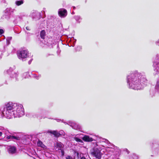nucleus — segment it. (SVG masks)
Here are the masks:
<instances>
[{
  "label": "nucleus",
  "instance_id": "nucleus-1",
  "mask_svg": "<svg viewBox=\"0 0 159 159\" xmlns=\"http://www.w3.org/2000/svg\"><path fill=\"white\" fill-rule=\"evenodd\" d=\"M131 77V82L133 84V87L135 89H137L140 85L145 84L147 81L146 79L140 76H138L133 75Z\"/></svg>",
  "mask_w": 159,
  "mask_h": 159
},
{
  "label": "nucleus",
  "instance_id": "nucleus-2",
  "mask_svg": "<svg viewBox=\"0 0 159 159\" xmlns=\"http://www.w3.org/2000/svg\"><path fill=\"white\" fill-rule=\"evenodd\" d=\"M91 154L98 159H101L102 155L100 150L97 148H93L91 152Z\"/></svg>",
  "mask_w": 159,
  "mask_h": 159
},
{
  "label": "nucleus",
  "instance_id": "nucleus-3",
  "mask_svg": "<svg viewBox=\"0 0 159 159\" xmlns=\"http://www.w3.org/2000/svg\"><path fill=\"white\" fill-rule=\"evenodd\" d=\"M17 55L19 59L25 58H26L28 55V52L27 51L23 50L21 51H18Z\"/></svg>",
  "mask_w": 159,
  "mask_h": 159
},
{
  "label": "nucleus",
  "instance_id": "nucleus-4",
  "mask_svg": "<svg viewBox=\"0 0 159 159\" xmlns=\"http://www.w3.org/2000/svg\"><path fill=\"white\" fill-rule=\"evenodd\" d=\"M58 13L60 16L64 17L67 16V12L66 9H62L59 10Z\"/></svg>",
  "mask_w": 159,
  "mask_h": 159
},
{
  "label": "nucleus",
  "instance_id": "nucleus-5",
  "mask_svg": "<svg viewBox=\"0 0 159 159\" xmlns=\"http://www.w3.org/2000/svg\"><path fill=\"white\" fill-rule=\"evenodd\" d=\"M5 108L7 111H11L14 108V105L11 102H9L5 105Z\"/></svg>",
  "mask_w": 159,
  "mask_h": 159
},
{
  "label": "nucleus",
  "instance_id": "nucleus-6",
  "mask_svg": "<svg viewBox=\"0 0 159 159\" xmlns=\"http://www.w3.org/2000/svg\"><path fill=\"white\" fill-rule=\"evenodd\" d=\"M48 133H50V134H52L54 135V136L55 137H59L61 134L59 132H58L57 131L54 130V131H51L48 130Z\"/></svg>",
  "mask_w": 159,
  "mask_h": 159
},
{
  "label": "nucleus",
  "instance_id": "nucleus-7",
  "mask_svg": "<svg viewBox=\"0 0 159 159\" xmlns=\"http://www.w3.org/2000/svg\"><path fill=\"white\" fill-rule=\"evenodd\" d=\"M82 139L85 142H90L93 141V139L92 138L90 137L89 136L86 135H85L82 138Z\"/></svg>",
  "mask_w": 159,
  "mask_h": 159
},
{
  "label": "nucleus",
  "instance_id": "nucleus-8",
  "mask_svg": "<svg viewBox=\"0 0 159 159\" xmlns=\"http://www.w3.org/2000/svg\"><path fill=\"white\" fill-rule=\"evenodd\" d=\"M7 139H10L12 140H13V139H15L17 140H20V137L11 135L7 136Z\"/></svg>",
  "mask_w": 159,
  "mask_h": 159
},
{
  "label": "nucleus",
  "instance_id": "nucleus-9",
  "mask_svg": "<svg viewBox=\"0 0 159 159\" xmlns=\"http://www.w3.org/2000/svg\"><path fill=\"white\" fill-rule=\"evenodd\" d=\"M153 66L156 68L159 69V57H157L154 62Z\"/></svg>",
  "mask_w": 159,
  "mask_h": 159
},
{
  "label": "nucleus",
  "instance_id": "nucleus-10",
  "mask_svg": "<svg viewBox=\"0 0 159 159\" xmlns=\"http://www.w3.org/2000/svg\"><path fill=\"white\" fill-rule=\"evenodd\" d=\"M9 152L12 154H13L16 152V148L15 146H10L9 149Z\"/></svg>",
  "mask_w": 159,
  "mask_h": 159
},
{
  "label": "nucleus",
  "instance_id": "nucleus-11",
  "mask_svg": "<svg viewBox=\"0 0 159 159\" xmlns=\"http://www.w3.org/2000/svg\"><path fill=\"white\" fill-rule=\"evenodd\" d=\"M46 35V32L45 30H42L40 33V36L41 39H44Z\"/></svg>",
  "mask_w": 159,
  "mask_h": 159
},
{
  "label": "nucleus",
  "instance_id": "nucleus-12",
  "mask_svg": "<svg viewBox=\"0 0 159 159\" xmlns=\"http://www.w3.org/2000/svg\"><path fill=\"white\" fill-rule=\"evenodd\" d=\"M57 146L59 148H61L64 147V145L61 142H57L56 143Z\"/></svg>",
  "mask_w": 159,
  "mask_h": 159
},
{
  "label": "nucleus",
  "instance_id": "nucleus-13",
  "mask_svg": "<svg viewBox=\"0 0 159 159\" xmlns=\"http://www.w3.org/2000/svg\"><path fill=\"white\" fill-rule=\"evenodd\" d=\"M23 3V0L18 1L16 2V3L17 6H20Z\"/></svg>",
  "mask_w": 159,
  "mask_h": 159
},
{
  "label": "nucleus",
  "instance_id": "nucleus-14",
  "mask_svg": "<svg viewBox=\"0 0 159 159\" xmlns=\"http://www.w3.org/2000/svg\"><path fill=\"white\" fill-rule=\"evenodd\" d=\"M74 139H75V141L78 142H80V143H83V141H82V140H81L80 139H79L77 137H76Z\"/></svg>",
  "mask_w": 159,
  "mask_h": 159
},
{
  "label": "nucleus",
  "instance_id": "nucleus-15",
  "mask_svg": "<svg viewBox=\"0 0 159 159\" xmlns=\"http://www.w3.org/2000/svg\"><path fill=\"white\" fill-rule=\"evenodd\" d=\"M58 150H60L61 152V155L62 157H63L65 153L64 150L61 148L58 149Z\"/></svg>",
  "mask_w": 159,
  "mask_h": 159
},
{
  "label": "nucleus",
  "instance_id": "nucleus-16",
  "mask_svg": "<svg viewBox=\"0 0 159 159\" xmlns=\"http://www.w3.org/2000/svg\"><path fill=\"white\" fill-rule=\"evenodd\" d=\"M43 144L42 143V142H41V141H39L38 143V145H39V146L42 147V145Z\"/></svg>",
  "mask_w": 159,
  "mask_h": 159
},
{
  "label": "nucleus",
  "instance_id": "nucleus-17",
  "mask_svg": "<svg viewBox=\"0 0 159 159\" xmlns=\"http://www.w3.org/2000/svg\"><path fill=\"white\" fill-rule=\"evenodd\" d=\"M155 87L156 88H158V87H159V80L157 82V84L155 86Z\"/></svg>",
  "mask_w": 159,
  "mask_h": 159
},
{
  "label": "nucleus",
  "instance_id": "nucleus-18",
  "mask_svg": "<svg viewBox=\"0 0 159 159\" xmlns=\"http://www.w3.org/2000/svg\"><path fill=\"white\" fill-rule=\"evenodd\" d=\"M4 33V31L2 29H0V35Z\"/></svg>",
  "mask_w": 159,
  "mask_h": 159
},
{
  "label": "nucleus",
  "instance_id": "nucleus-19",
  "mask_svg": "<svg viewBox=\"0 0 159 159\" xmlns=\"http://www.w3.org/2000/svg\"><path fill=\"white\" fill-rule=\"evenodd\" d=\"M70 158H71V157H70V156H68L66 157V159H70Z\"/></svg>",
  "mask_w": 159,
  "mask_h": 159
},
{
  "label": "nucleus",
  "instance_id": "nucleus-20",
  "mask_svg": "<svg viewBox=\"0 0 159 159\" xmlns=\"http://www.w3.org/2000/svg\"><path fill=\"white\" fill-rule=\"evenodd\" d=\"M125 151L128 154H129V151L127 149H126Z\"/></svg>",
  "mask_w": 159,
  "mask_h": 159
},
{
  "label": "nucleus",
  "instance_id": "nucleus-21",
  "mask_svg": "<svg viewBox=\"0 0 159 159\" xmlns=\"http://www.w3.org/2000/svg\"><path fill=\"white\" fill-rule=\"evenodd\" d=\"M26 29L28 30H30V29H29V27H28V26L26 27Z\"/></svg>",
  "mask_w": 159,
  "mask_h": 159
},
{
  "label": "nucleus",
  "instance_id": "nucleus-22",
  "mask_svg": "<svg viewBox=\"0 0 159 159\" xmlns=\"http://www.w3.org/2000/svg\"><path fill=\"white\" fill-rule=\"evenodd\" d=\"M80 159H86L85 157H83L81 158Z\"/></svg>",
  "mask_w": 159,
  "mask_h": 159
},
{
  "label": "nucleus",
  "instance_id": "nucleus-23",
  "mask_svg": "<svg viewBox=\"0 0 159 159\" xmlns=\"http://www.w3.org/2000/svg\"><path fill=\"white\" fill-rule=\"evenodd\" d=\"M2 132L0 131V137L2 136Z\"/></svg>",
  "mask_w": 159,
  "mask_h": 159
},
{
  "label": "nucleus",
  "instance_id": "nucleus-24",
  "mask_svg": "<svg viewBox=\"0 0 159 159\" xmlns=\"http://www.w3.org/2000/svg\"><path fill=\"white\" fill-rule=\"evenodd\" d=\"M77 155H79V153H78V152H77Z\"/></svg>",
  "mask_w": 159,
  "mask_h": 159
}]
</instances>
